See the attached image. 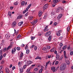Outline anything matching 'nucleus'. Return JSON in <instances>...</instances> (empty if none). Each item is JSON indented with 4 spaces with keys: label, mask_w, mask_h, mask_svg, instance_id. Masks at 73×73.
Listing matches in <instances>:
<instances>
[{
    "label": "nucleus",
    "mask_w": 73,
    "mask_h": 73,
    "mask_svg": "<svg viewBox=\"0 0 73 73\" xmlns=\"http://www.w3.org/2000/svg\"><path fill=\"white\" fill-rule=\"evenodd\" d=\"M42 49L43 50H46L47 48H43Z\"/></svg>",
    "instance_id": "45"
},
{
    "label": "nucleus",
    "mask_w": 73,
    "mask_h": 73,
    "mask_svg": "<svg viewBox=\"0 0 73 73\" xmlns=\"http://www.w3.org/2000/svg\"><path fill=\"white\" fill-rule=\"evenodd\" d=\"M37 59H39V60H41V58L40 56H37L36 58L35 59L37 60Z\"/></svg>",
    "instance_id": "28"
},
{
    "label": "nucleus",
    "mask_w": 73,
    "mask_h": 73,
    "mask_svg": "<svg viewBox=\"0 0 73 73\" xmlns=\"http://www.w3.org/2000/svg\"><path fill=\"white\" fill-rule=\"evenodd\" d=\"M38 69L37 68H35L34 69V70H35V72H36V73H37L38 72Z\"/></svg>",
    "instance_id": "23"
},
{
    "label": "nucleus",
    "mask_w": 73,
    "mask_h": 73,
    "mask_svg": "<svg viewBox=\"0 0 73 73\" xmlns=\"http://www.w3.org/2000/svg\"><path fill=\"white\" fill-rule=\"evenodd\" d=\"M12 45H9L7 48V50H9V49H11V48H12Z\"/></svg>",
    "instance_id": "16"
},
{
    "label": "nucleus",
    "mask_w": 73,
    "mask_h": 73,
    "mask_svg": "<svg viewBox=\"0 0 73 73\" xmlns=\"http://www.w3.org/2000/svg\"><path fill=\"white\" fill-rule=\"evenodd\" d=\"M58 64V61H57L55 62V65H57V64Z\"/></svg>",
    "instance_id": "60"
},
{
    "label": "nucleus",
    "mask_w": 73,
    "mask_h": 73,
    "mask_svg": "<svg viewBox=\"0 0 73 73\" xmlns=\"http://www.w3.org/2000/svg\"><path fill=\"white\" fill-rule=\"evenodd\" d=\"M56 34L57 36H60L61 35V33H59V32H58V31L56 32Z\"/></svg>",
    "instance_id": "18"
},
{
    "label": "nucleus",
    "mask_w": 73,
    "mask_h": 73,
    "mask_svg": "<svg viewBox=\"0 0 73 73\" xmlns=\"http://www.w3.org/2000/svg\"><path fill=\"white\" fill-rule=\"evenodd\" d=\"M15 68H16V67H15V66H14L12 67V69H13V70H14V69H15Z\"/></svg>",
    "instance_id": "59"
},
{
    "label": "nucleus",
    "mask_w": 73,
    "mask_h": 73,
    "mask_svg": "<svg viewBox=\"0 0 73 73\" xmlns=\"http://www.w3.org/2000/svg\"><path fill=\"white\" fill-rule=\"evenodd\" d=\"M19 70H20V73H23V68H19Z\"/></svg>",
    "instance_id": "22"
},
{
    "label": "nucleus",
    "mask_w": 73,
    "mask_h": 73,
    "mask_svg": "<svg viewBox=\"0 0 73 73\" xmlns=\"http://www.w3.org/2000/svg\"><path fill=\"white\" fill-rule=\"evenodd\" d=\"M6 50H7V48L5 47L3 48V51L4 52H5V51H6Z\"/></svg>",
    "instance_id": "38"
},
{
    "label": "nucleus",
    "mask_w": 73,
    "mask_h": 73,
    "mask_svg": "<svg viewBox=\"0 0 73 73\" xmlns=\"http://www.w3.org/2000/svg\"><path fill=\"white\" fill-rule=\"evenodd\" d=\"M5 71L7 73H8L9 72V68H7L6 69Z\"/></svg>",
    "instance_id": "20"
},
{
    "label": "nucleus",
    "mask_w": 73,
    "mask_h": 73,
    "mask_svg": "<svg viewBox=\"0 0 73 73\" xmlns=\"http://www.w3.org/2000/svg\"><path fill=\"white\" fill-rule=\"evenodd\" d=\"M64 9L63 7H61L60 8V11H61V12L62 13H63L64 12Z\"/></svg>",
    "instance_id": "29"
},
{
    "label": "nucleus",
    "mask_w": 73,
    "mask_h": 73,
    "mask_svg": "<svg viewBox=\"0 0 73 73\" xmlns=\"http://www.w3.org/2000/svg\"><path fill=\"white\" fill-rule=\"evenodd\" d=\"M35 65H36V64L32 65L30 67L32 69H33V68H34V66H35Z\"/></svg>",
    "instance_id": "27"
},
{
    "label": "nucleus",
    "mask_w": 73,
    "mask_h": 73,
    "mask_svg": "<svg viewBox=\"0 0 73 73\" xmlns=\"http://www.w3.org/2000/svg\"><path fill=\"white\" fill-rule=\"evenodd\" d=\"M21 37V35H19L17 37V38H19Z\"/></svg>",
    "instance_id": "50"
},
{
    "label": "nucleus",
    "mask_w": 73,
    "mask_h": 73,
    "mask_svg": "<svg viewBox=\"0 0 73 73\" xmlns=\"http://www.w3.org/2000/svg\"><path fill=\"white\" fill-rule=\"evenodd\" d=\"M3 58V55H1L0 56V60H2V58Z\"/></svg>",
    "instance_id": "42"
},
{
    "label": "nucleus",
    "mask_w": 73,
    "mask_h": 73,
    "mask_svg": "<svg viewBox=\"0 0 73 73\" xmlns=\"http://www.w3.org/2000/svg\"><path fill=\"white\" fill-rule=\"evenodd\" d=\"M51 58V55L48 56V58Z\"/></svg>",
    "instance_id": "58"
},
{
    "label": "nucleus",
    "mask_w": 73,
    "mask_h": 73,
    "mask_svg": "<svg viewBox=\"0 0 73 73\" xmlns=\"http://www.w3.org/2000/svg\"><path fill=\"white\" fill-rule=\"evenodd\" d=\"M29 13L28 12H27L26 14H25V17H27Z\"/></svg>",
    "instance_id": "44"
},
{
    "label": "nucleus",
    "mask_w": 73,
    "mask_h": 73,
    "mask_svg": "<svg viewBox=\"0 0 73 73\" xmlns=\"http://www.w3.org/2000/svg\"><path fill=\"white\" fill-rule=\"evenodd\" d=\"M33 63V62H32L31 60H29L27 62L26 64L27 66H29V65L30 64H32Z\"/></svg>",
    "instance_id": "4"
},
{
    "label": "nucleus",
    "mask_w": 73,
    "mask_h": 73,
    "mask_svg": "<svg viewBox=\"0 0 73 73\" xmlns=\"http://www.w3.org/2000/svg\"><path fill=\"white\" fill-rule=\"evenodd\" d=\"M35 38V37L32 36L31 37V40H34Z\"/></svg>",
    "instance_id": "49"
},
{
    "label": "nucleus",
    "mask_w": 73,
    "mask_h": 73,
    "mask_svg": "<svg viewBox=\"0 0 73 73\" xmlns=\"http://www.w3.org/2000/svg\"><path fill=\"white\" fill-rule=\"evenodd\" d=\"M31 69H32L31 68H30V67L29 68H28V69H27V72L28 73L29 72H30V70H31Z\"/></svg>",
    "instance_id": "21"
},
{
    "label": "nucleus",
    "mask_w": 73,
    "mask_h": 73,
    "mask_svg": "<svg viewBox=\"0 0 73 73\" xmlns=\"http://www.w3.org/2000/svg\"><path fill=\"white\" fill-rule=\"evenodd\" d=\"M27 65H25L23 66V69H25V68H26Z\"/></svg>",
    "instance_id": "46"
},
{
    "label": "nucleus",
    "mask_w": 73,
    "mask_h": 73,
    "mask_svg": "<svg viewBox=\"0 0 73 73\" xmlns=\"http://www.w3.org/2000/svg\"><path fill=\"white\" fill-rule=\"evenodd\" d=\"M29 19L30 20H31L33 19V17L32 16L30 17H29Z\"/></svg>",
    "instance_id": "26"
},
{
    "label": "nucleus",
    "mask_w": 73,
    "mask_h": 73,
    "mask_svg": "<svg viewBox=\"0 0 73 73\" xmlns=\"http://www.w3.org/2000/svg\"><path fill=\"white\" fill-rule=\"evenodd\" d=\"M61 10V7H58L56 11V13H58L60 12Z\"/></svg>",
    "instance_id": "6"
},
{
    "label": "nucleus",
    "mask_w": 73,
    "mask_h": 73,
    "mask_svg": "<svg viewBox=\"0 0 73 73\" xmlns=\"http://www.w3.org/2000/svg\"><path fill=\"white\" fill-rule=\"evenodd\" d=\"M23 54H23V53H21L20 56V58H23Z\"/></svg>",
    "instance_id": "25"
},
{
    "label": "nucleus",
    "mask_w": 73,
    "mask_h": 73,
    "mask_svg": "<svg viewBox=\"0 0 73 73\" xmlns=\"http://www.w3.org/2000/svg\"><path fill=\"white\" fill-rule=\"evenodd\" d=\"M62 38H63V37L62 36H61V37H60L59 38V39H60V40H61V39H62Z\"/></svg>",
    "instance_id": "62"
},
{
    "label": "nucleus",
    "mask_w": 73,
    "mask_h": 73,
    "mask_svg": "<svg viewBox=\"0 0 73 73\" xmlns=\"http://www.w3.org/2000/svg\"><path fill=\"white\" fill-rule=\"evenodd\" d=\"M42 12L41 11H40L39 12L38 15L39 17H41L42 15Z\"/></svg>",
    "instance_id": "13"
},
{
    "label": "nucleus",
    "mask_w": 73,
    "mask_h": 73,
    "mask_svg": "<svg viewBox=\"0 0 73 73\" xmlns=\"http://www.w3.org/2000/svg\"><path fill=\"white\" fill-rule=\"evenodd\" d=\"M66 67V64L65 63H63L60 66V70H64Z\"/></svg>",
    "instance_id": "1"
},
{
    "label": "nucleus",
    "mask_w": 73,
    "mask_h": 73,
    "mask_svg": "<svg viewBox=\"0 0 73 73\" xmlns=\"http://www.w3.org/2000/svg\"><path fill=\"white\" fill-rule=\"evenodd\" d=\"M46 16H47V14H45L44 15V19H46Z\"/></svg>",
    "instance_id": "39"
},
{
    "label": "nucleus",
    "mask_w": 73,
    "mask_h": 73,
    "mask_svg": "<svg viewBox=\"0 0 73 73\" xmlns=\"http://www.w3.org/2000/svg\"><path fill=\"white\" fill-rule=\"evenodd\" d=\"M23 21H22V22H20L18 24V25L19 26H21L23 25Z\"/></svg>",
    "instance_id": "17"
},
{
    "label": "nucleus",
    "mask_w": 73,
    "mask_h": 73,
    "mask_svg": "<svg viewBox=\"0 0 73 73\" xmlns=\"http://www.w3.org/2000/svg\"><path fill=\"white\" fill-rule=\"evenodd\" d=\"M55 50L54 49V48H53L51 50H50V52H54Z\"/></svg>",
    "instance_id": "32"
},
{
    "label": "nucleus",
    "mask_w": 73,
    "mask_h": 73,
    "mask_svg": "<svg viewBox=\"0 0 73 73\" xmlns=\"http://www.w3.org/2000/svg\"><path fill=\"white\" fill-rule=\"evenodd\" d=\"M37 21H38V20H35V21H34V22L33 23L34 24H35L36 23Z\"/></svg>",
    "instance_id": "36"
},
{
    "label": "nucleus",
    "mask_w": 73,
    "mask_h": 73,
    "mask_svg": "<svg viewBox=\"0 0 73 73\" xmlns=\"http://www.w3.org/2000/svg\"><path fill=\"white\" fill-rule=\"evenodd\" d=\"M67 45H65L62 48V49H63V50H64V49H66V48L67 47Z\"/></svg>",
    "instance_id": "19"
},
{
    "label": "nucleus",
    "mask_w": 73,
    "mask_h": 73,
    "mask_svg": "<svg viewBox=\"0 0 73 73\" xmlns=\"http://www.w3.org/2000/svg\"><path fill=\"white\" fill-rule=\"evenodd\" d=\"M70 46H69L68 47H67V49L68 50H69V49H70Z\"/></svg>",
    "instance_id": "63"
},
{
    "label": "nucleus",
    "mask_w": 73,
    "mask_h": 73,
    "mask_svg": "<svg viewBox=\"0 0 73 73\" xmlns=\"http://www.w3.org/2000/svg\"><path fill=\"white\" fill-rule=\"evenodd\" d=\"M59 58H60V55L58 54H57L56 56V58L58 60H59Z\"/></svg>",
    "instance_id": "24"
},
{
    "label": "nucleus",
    "mask_w": 73,
    "mask_h": 73,
    "mask_svg": "<svg viewBox=\"0 0 73 73\" xmlns=\"http://www.w3.org/2000/svg\"><path fill=\"white\" fill-rule=\"evenodd\" d=\"M16 26V22H13L12 23V27L13 28H14V27H15Z\"/></svg>",
    "instance_id": "5"
},
{
    "label": "nucleus",
    "mask_w": 73,
    "mask_h": 73,
    "mask_svg": "<svg viewBox=\"0 0 73 73\" xmlns=\"http://www.w3.org/2000/svg\"><path fill=\"white\" fill-rule=\"evenodd\" d=\"M31 5H32V4H30L28 5V7H29V8H30L31 7Z\"/></svg>",
    "instance_id": "54"
},
{
    "label": "nucleus",
    "mask_w": 73,
    "mask_h": 73,
    "mask_svg": "<svg viewBox=\"0 0 73 73\" xmlns=\"http://www.w3.org/2000/svg\"><path fill=\"white\" fill-rule=\"evenodd\" d=\"M57 53V51H55L54 52V53H55V54H56L57 55L58 54Z\"/></svg>",
    "instance_id": "56"
},
{
    "label": "nucleus",
    "mask_w": 73,
    "mask_h": 73,
    "mask_svg": "<svg viewBox=\"0 0 73 73\" xmlns=\"http://www.w3.org/2000/svg\"><path fill=\"white\" fill-rule=\"evenodd\" d=\"M16 51V47H15L12 50L11 53L12 54H13V52H15Z\"/></svg>",
    "instance_id": "15"
},
{
    "label": "nucleus",
    "mask_w": 73,
    "mask_h": 73,
    "mask_svg": "<svg viewBox=\"0 0 73 73\" xmlns=\"http://www.w3.org/2000/svg\"><path fill=\"white\" fill-rule=\"evenodd\" d=\"M56 67H52L51 68V70H52L53 72H56Z\"/></svg>",
    "instance_id": "7"
},
{
    "label": "nucleus",
    "mask_w": 73,
    "mask_h": 73,
    "mask_svg": "<svg viewBox=\"0 0 73 73\" xmlns=\"http://www.w3.org/2000/svg\"><path fill=\"white\" fill-rule=\"evenodd\" d=\"M17 50H20V48L19 47H17Z\"/></svg>",
    "instance_id": "48"
},
{
    "label": "nucleus",
    "mask_w": 73,
    "mask_h": 73,
    "mask_svg": "<svg viewBox=\"0 0 73 73\" xmlns=\"http://www.w3.org/2000/svg\"><path fill=\"white\" fill-rule=\"evenodd\" d=\"M64 57L65 58H67L66 55V51H64Z\"/></svg>",
    "instance_id": "14"
},
{
    "label": "nucleus",
    "mask_w": 73,
    "mask_h": 73,
    "mask_svg": "<svg viewBox=\"0 0 73 73\" xmlns=\"http://www.w3.org/2000/svg\"><path fill=\"white\" fill-rule=\"evenodd\" d=\"M62 16V15L61 14H60L58 17L57 18L58 20H60V19L61 18Z\"/></svg>",
    "instance_id": "11"
},
{
    "label": "nucleus",
    "mask_w": 73,
    "mask_h": 73,
    "mask_svg": "<svg viewBox=\"0 0 73 73\" xmlns=\"http://www.w3.org/2000/svg\"><path fill=\"white\" fill-rule=\"evenodd\" d=\"M66 63L67 64V65H69L70 64V62L69 61H68L67 62H66Z\"/></svg>",
    "instance_id": "40"
},
{
    "label": "nucleus",
    "mask_w": 73,
    "mask_h": 73,
    "mask_svg": "<svg viewBox=\"0 0 73 73\" xmlns=\"http://www.w3.org/2000/svg\"><path fill=\"white\" fill-rule=\"evenodd\" d=\"M57 5V4L56 3H54L52 5L53 7H55V5Z\"/></svg>",
    "instance_id": "35"
},
{
    "label": "nucleus",
    "mask_w": 73,
    "mask_h": 73,
    "mask_svg": "<svg viewBox=\"0 0 73 73\" xmlns=\"http://www.w3.org/2000/svg\"><path fill=\"white\" fill-rule=\"evenodd\" d=\"M14 4L15 5H18V2H15L14 3Z\"/></svg>",
    "instance_id": "43"
},
{
    "label": "nucleus",
    "mask_w": 73,
    "mask_h": 73,
    "mask_svg": "<svg viewBox=\"0 0 73 73\" xmlns=\"http://www.w3.org/2000/svg\"><path fill=\"white\" fill-rule=\"evenodd\" d=\"M48 27V26H46V27H45V28L44 29V32H46V31H49V29H47Z\"/></svg>",
    "instance_id": "8"
},
{
    "label": "nucleus",
    "mask_w": 73,
    "mask_h": 73,
    "mask_svg": "<svg viewBox=\"0 0 73 73\" xmlns=\"http://www.w3.org/2000/svg\"><path fill=\"white\" fill-rule=\"evenodd\" d=\"M47 49H49L50 48V46H47Z\"/></svg>",
    "instance_id": "53"
},
{
    "label": "nucleus",
    "mask_w": 73,
    "mask_h": 73,
    "mask_svg": "<svg viewBox=\"0 0 73 73\" xmlns=\"http://www.w3.org/2000/svg\"><path fill=\"white\" fill-rule=\"evenodd\" d=\"M42 68H41L39 71L38 73H42Z\"/></svg>",
    "instance_id": "37"
},
{
    "label": "nucleus",
    "mask_w": 73,
    "mask_h": 73,
    "mask_svg": "<svg viewBox=\"0 0 73 73\" xmlns=\"http://www.w3.org/2000/svg\"><path fill=\"white\" fill-rule=\"evenodd\" d=\"M5 56H6V54H3V56L4 57H5Z\"/></svg>",
    "instance_id": "64"
},
{
    "label": "nucleus",
    "mask_w": 73,
    "mask_h": 73,
    "mask_svg": "<svg viewBox=\"0 0 73 73\" xmlns=\"http://www.w3.org/2000/svg\"><path fill=\"white\" fill-rule=\"evenodd\" d=\"M37 47L36 46H35L34 47V49L35 50H37Z\"/></svg>",
    "instance_id": "57"
},
{
    "label": "nucleus",
    "mask_w": 73,
    "mask_h": 73,
    "mask_svg": "<svg viewBox=\"0 0 73 73\" xmlns=\"http://www.w3.org/2000/svg\"><path fill=\"white\" fill-rule=\"evenodd\" d=\"M60 46H62V45H63V44H62V43H60L59 44Z\"/></svg>",
    "instance_id": "52"
},
{
    "label": "nucleus",
    "mask_w": 73,
    "mask_h": 73,
    "mask_svg": "<svg viewBox=\"0 0 73 73\" xmlns=\"http://www.w3.org/2000/svg\"><path fill=\"white\" fill-rule=\"evenodd\" d=\"M27 12V10H25L23 12V14H24V13H25Z\"/></svg>",
    "instance_id": "61"
},
{
    "label": "nucleus",
    "mask_w": 73,
    "mask_h": 73,
    "mask_svg": "<svg viewBox=\"0 0 73 73\" xmlns=\"http://www.w3.org/2000/svg\"><path fill=\"white\" fill-rule=\"evenodd\" d=\"M10 37V35L9 34H6L5 35V38H6V39H8Z\"/></svg>",
    "instance_id": "10"
},
{
    "label": "nucleus",
    "mask_w": 73,
    "mask_h": 73,
    "mask_svg": "<svg viewBox=\"0 0 73 73\" xmlns=\"http://www.w3.org/2000/svg\"><path fill=\"white\" fill-rule=\"evenodd\" d=\"M51 39H52V36L50 35L48 38V40L49 41H50V40H51Z\"/></svg>",
    "instance_id": "30"
},
{
    "label": "nucleus",
    "mask_w": 73,
    "mask_h": 73,
    "mask_svg": "<svg viewBox=\"0 0 73 73\" xmlns=\"http://www.w3.org/2000/svg\"><path fill=\"white\" fill-rule=\"evenodd\" d=\"M29 53V49H27L26 50V53L27 54H28Z\"/></svg>",
    "instance_id": "34"
},
{
    "label": "nucleus",
    "mask_w": 73,
    "mask_h": 73,
    "mask_svg": "<svg viewBox=\"0 0 73 73\" xmlns=\"http://www.w3.org/2000/svg\"><path fill=\"white\" fill-rule=\"evenodd\" d=\"M8 15L9 16H11V12H9L8 13Z\"/></svg>",
    "instance_id": "47"
},
{
    "label": "nucleus",
    "mask_w": 73,
    "mask_h": 73,
    "mask_svg": "<svg viewBox=\"0 0 73 73\" xmlns=\"http://www.w3.org/2000/svg\"><path fill=\"white\" fill-rule=\"evenodd\" d=\"M48 7V4H46L44 5V7H43V9L44 10L46 9Z\"/></svg>",
    "instance_id": "9"
},
{
    "label": "nucleus",
    "mask_w": 73,
    "mask_h": 73,
    "mask_svg": "<svg viewBox=\"0 0 73 73\" xmlns=\"http://www.w3.org/2000/svg\"><path fill=\"white\" fill-rule=\"evenodd\" d=\"M60 0H54L53 1V2L54 3H58V2H60Z\"/></svg>",
    "instance_id": "12"
},
{
    "label": "nucleus",
    "mask_w": 73,
    "mask_h": 73,
    "mask_svg": "<svg viewBox=\"0 0 73 73\" xmlns=\"http://www.w3.org/2000/svg\"><path fill=\"white\" fill-rule=\"evenodd\" d=\"M25 2L24 1H23L21 3V5H22V6H24L25 5V6H26L27 5V2H26L25 3Z\"/></svg>",
    "instance_id": "3"
},
{
    "label": "nucleus",
    "mask_w": 73,
    "mask_h": 73,
    "mask_svg": "<svg viewBox=\"0 0 73 73\" xmlns=\"http://www.w3.org/2000/svg\"><path fill=\"white\" fill-rule=\"evenodd\" d=\"M23 15H20L19 16H18V19H21L22 17H23Z\"/></svg>",
    "instance_id": "31"
},
{
    "label": "nucleus",
    "mask_w": 73,
    "mask_h": 73,
    "mask_svg": "<svg viewBox=\"0 0 73 73\" xmlns=\"http://www.w3.org/2000/svg\"><path fill=\"white\" fill-rule=\"evenodd\" d=\"M35 46L34 45H33L32 46H31V48H34V47Z\"/></svg>",
    "instance_id": "51"
},
{
    "label": "nucleus",
    "mask_w": 73,
    "mask_h": 73,
    "mask_svg": "<svg viewBox=\"0 0 73 73\" xmlns=\"http://www.w3.org/2000/svg\"><path fill=\"white\" fill-rule=\"evenodd\" d=\"M70 55H73V51H71L70 53Z\"/></svg>",
    "instance_id": "55"
},
{
    "label": "nucleus",
    "mask_w": 73,
    "mask_h": 73,
    "mask_svg": "<svg viewBox=\"0 0 73 73\" xmlns=\"http://www.w3.org/2000/svg\"><path fill=\"white\" fill-rule=\"evenodd\" d=\"M50 31H48L45 34V36H46V37H48V36H49L50 35Z\"/></svg>",
    "instance_id": "2"
},
{
    "label": "nucleus",
    "mask_w": 73,
    "mask_h": 73,
    "mask_svg": "<svg viewBox=\"0 0 73 73\" xmlns=\"http://www.w3.org/2000/svg\"><path fill=\"white\" fill-rule=\"evenodd\" d=\"M62 58H63V57L62 56L60 57V58H59V59L58 60H59V61H61V60H62Z\"/></svg>",
    "instance_id": "41"
},
{
    "label": "nucleus",
    "mask_w": 73,
    "mask_h": 73,
    "mask_svg": "<svg viewBox=\"0 0 73 73\" xmlns=\"http://www.w3.org/2000/svg\"><path fill=\"white\" fill-rule=\"evenodd\" d=\"M70 27H68L67 29V31L68 32H69L70 30Z\"/></svg>",
    "instance_id": "33"
}]
</instances>
